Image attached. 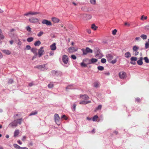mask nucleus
I'll use <instances>...</instances> for the list:
<instances>
[{
  "label": "nucleus",
  "instance_id": "nucleus-5",
  "mask_svg": "<svg viewBox=\"0 0 149 149\" xmlns=\"http://www.w3.org/2000/svg\"><path fill=\"white\" fill-rule=\"evenodd\" d=\"M139 49V47L136 46H134L133 48V54L135 56H137L139 54V52L138 51Z\"/></svg>",
  "mask_w": 149,
  "mask_h": 149
},
{
  "label": "nucleus",
  "instance_id": "nucleus-19",
  "mask_svg": "<svg viewBox=\"0 0 149 149\" xmlns=\"http://www.w3.org/2000/svg\"><path fill=\"white\" fill-rule=\"evenodd\" d=\"M15 31V29H12L10 30L9 32V36H13L14 35V33L13 32Z\"/></svg>",
  "mask_w": 149,
  "mask_h": 149
},
{
  "label": "nucleus",
  "instance_id": "nucleus-14",
  "mask_svg": "<svg viewBox=\"0 0 149 149\" xmlns=\"http://www.w3.org/2000/svg\"><path fill=\"white\" fill-rule=\"evenodd\" d=\"M77 50V48H75L73 47H70L68 48V52L70 53H73Z\"/></svg>",
  "mask_w": 149,
  "mask_h": 149
},
{
  "label": "nucleus",
  "instance_id": "nucleus-3",
  "mask_svg": "<svg viewBox=\"0 0 149 149\" xmlns=\"http://www.w3.org/2000/svg\"><path fill=\"white\" fill-rule=\"evenodd\" d=\"M54 119L56 124L58 125H59L60 124V123L59 121L60 118L58 115L57 113H55L54 115Z\"/></svg>",
  "mask_w": 149,
  "mask_h": 149
},
{
  "label": "nucleus",
  "instance_id": "nucleus-44",
  "mask_svg": "<svg viewBox=\"0 0 149 149\" xmlns=\"http://www.w3.org/2000/svg\"><path fill=\"white\" fill-rule=\"evenodd\" d=\"M72 87L73 86L72 85H69L66 88V89L67 90L70 88H72Z\"/></svg>",
  "mask_w": 149,
  "mask_h": 149
},
{
  "label": "nucleus",
  "instance_id": "nucleus-45",
  "mask_svg": "<svg viewBox=\"0 0 149 149\" xmlns=\"http://www.w3.org/2000/svg\"><path fill=\"white\" fill-rule=\"evenodd\" d=\"M117 32V30L116 29H115L112 32V34L113 35H115L116 34Z\"/></svg>",
  "mask_w": 149,
  "mask_h": 149
},
{
  "label": "nucleus",
  "instance_id": "nucleus-48",
  "mask_svg": "<svg viewBox=\"0 0 149 149\" xmlns=\"http://www.w3.org/2000/svg\"><path fill=\"white\" fill-rule=\"evenodd\" d=\"M13 82V80L12 79H9V80L8 81V84H12Z\"/></svg>",
  "mask_w": 149,
  "mask_h": 149
},
{
  "label": "nucleus",
  "instance_id": "nucleus-38",
  "mask_svg": "<svg viewBox=\"0 0 149 149\" xmlns=\"http://www.w3.org/2000/svg\"><path fill=\"white\" fill-rule=\"evenodd\" d=\"M26 29L27 31L28 32H31V28L29 26H27L26 27Z\"/></svg>",
  "mask_w": 149,
  "mask_h": 149
},
{
  "label": "nucleus",
  "instance_id": "nucleus-33",
  "mask_svg": "<svg viewBox=\"0 0 149 149\" xmlns=\"http://www.w3.org/2000/svg\"><path fill=\"white\" fill-rule=\"evenodd\" d=\"M13 147H15V148L17 149H21V147L17 144H14L13 145Z\"/></svg>",
  "mask_w": 149,
  "mask_h": 149
},
{
  "label": "nucleus",
  "instance_id": "nucleus-16",
  "mask_svg": "<svg viewBox=\"0 0 149 149\" xmlns=\"http://www.w3.org/2000/svg\"><path fill=\"white\" fill-rule=\"evenodd\" d=\"M50 47L52 50H55L56 48V43H54L52 45H51L50 46Z\"/></svg>",
  "mask_w": 149,
  "mask_h": 149
},
{
  "label": "nucleus",
  "instance_id": "nucleus-35",
  "mask_svg": "<svg viewBox=\"0 0 149 149\" xmlns=\"http://www.w3.org/2000/svg\"><path fill=\"white\" fill-rule=\"evenodd\" d=\"M97 27L94 24H93L92 25L91 28L94 30H96Z\"/></svg>",
  "mask_w": 149,
  "mask_h": 149
},
{
  "label": "nucleus",
  "instance_id": "nucleus-20",
  "mask_svg": "<svg viewBox=\"0 0 149 149\" xmlns=\"http://www.w3.org/2000/svg\"><path fill=\"white\" fill-rule=\"evenodd\" d=\"M143 59L142 57H141L137 61V63L139 65H141L143 64Z\"/></svg>",
  "mask_w": 149,
  "mask_h": 149
},
{
  "label": "nucleus",
  "instance_id": "nucleus-47",
  "mask_svg": "<svg viewBox=\"0 0 149 149\" xmlns=\"http://www.w3.org/2000/svg\"><path fill=\"white\" fill-rule=\"evenodd\" d=\"M31 51L33 53H35L36 52V49L35 48H32L31 49Z\"/></svg>",
  "mask_w": 149,
  "mask_h": 149
},
{
  "label": "nucleus",
  "instance_id": "nucleus-42",
  "mask_svg": "<svg viewBox=\"0 0 149 149\" xmlns=\"http://www.w3.org/2000/svg\"><path fill=\"white\" fill-rule=\"evenodd\" d=\"M54 86V84H50L48 85V87L49 88H52Z\"/></svg>",
  "mask_w": 149,
  "mask_h": 149
},
{
  "label": "nucleus",
  "instance_id": "nucleus-23",
  "mask_svg": "<svg viewBox=\"0 0 149 149\" xmlns=\"http://www.w3.org/2000/svg\"><path fill=\"white\" fill-rule=\"evenodd\" d=\"M41 43L40 41L38 40L36 41L34 43V45L36 46H39L41 44Z\"/></svg>",
  "mask_w": 149,
  "mask_h": 149
},
{
  "label": "nucleus",
  "instance_id": "nucleus-40",
  "mask_svg": "<svg viewBox=\"0 0 149 149\" xmlns=\"http://www.w3.org/2000/svg\"><path fill=\"white\" fill-rule=\"evenodd\" d=\"M149 47V43L146 42L145 44V48L146 49L148 48Z\"/></svg>",
  "mask_w": 149,
  "mask_h": 149
},
{
  "label": "nucleus",
  "instance_id": "nucleus-63",
  "mask_svg": "<svg viewBox=\"0 0 149 149\" xmlns=\"http://www.w3.org/2000/svg\"><path fill=\"white\" fill-rule=\"evenodd\" d=\"M48 56L47 55H46L44 56V58L45 59H47L48 58Z\"/></svg>",
  "mask_w": 149,
  "mask_h": 149
},
{
  "label": "nucleus",
  "instance_id": "nucleus-18",
  "mask_svg": "<svg viewBox=\"0 0 149 149\" xmlns=\"http://www.w3.org/2000/svg\"><path fill=\"white\" fill-rule=\"evenodd\" d=\"M80 97L82 99H83L84 100H88L89 98L88 96L86 95H81Z\"/></svg>",
  "mask_w": 149,
  "mask_h": 149
},
{
  "label": "nucleus",
  "instance_id": "nucleus-59",
  "mask_svg": "<svg viewBox=\"0 0 149 149\" xmlns=\"http://www.w3.org/2000/svg\"><path fill=\"white\" fill-rule=\"evenodd\" d=\"M125 25H126H126L127 26H130V24L127 23V22H125Z\"/></svg>",
  "mask_w": 149,
  "mask_h": 149
},
{
  "label": "nucleus",
  "instance_id": "nucleus-29",
  "mask_svg": "<svg viewBox=\"0 0 149 149\" xmlns=\"http://www.w3.org/2000/svg\"><path fill=\"white\" fill-rule=\"evenodd\" d=\"M86 51H87V52L88 53H93V50L90 49V48L86 47Z\"/></svg>",
  "mask_w": 149,
  "mask_h": 149
},
{
  "label": "nucleus",
  "instance_id": "nucleus-2",
  "mask_svg": "<svg viewBox=\"0 0 149 149\" xmlns=\"http://www.w3.org/2000/svg\"><path fill=\"white\" fill-rule=\"evenodd\" d=\"M22 120V118L14 120L13 122L10 123L9 125V126L13 127L17 126V124H21Z\"/></svg>",
  "mask_w": 149,
  "mask_h": 149
},
{
  "label": "nucleus",
  "instance_id": "nucleus-27",
  "mask_svg": "<svg viewBox=\"0 0 149 149\" xmlns=\"http://www.w3.org/2000/svg\"><path fill=\"white\" fill-rule=\"evenodd\" d=\"M147 19V17L145 16L144 15L141 16L140 19L142 21H144L145 20H146Z\"/></svg>",
  "mask_w": 149,
  "mask_h": 149
},
{
  "label": "nucleus",
  "instance_id": "nucleus-17",
  "mask_svg": "<svg viewBox=\"0 0 149 149\" xmlns=\"http://www.w3.org/2000/svg\"><path fill=\"white\" fill-rule=\"evenodd\" d=\"M52 21L54 23H58L60 21V19L56 17H53L51 19Z\"/></svg>",
  "mask_w": 149,
  "mask_h": 149
},
{
  "label": "nucleus",
  "instance_id": "nucleus-25",
  "mask_svg": "<svg viewBox=\"0 0 149 149\" xmlns=\"http://www.w3.org/2000/svg\"><path fill=\"white\" fill-rule=\"evenodd\" d=\"M4 38V36L3 35L1 30L0 29V38L1 39H3Z\"/></svg>",
  "mask_w": 149,
  "mask_h": 149
},
{
  "label": "nucleus",
  "instance_id": "nucleus-1",
  "mask_svg": "<svg viewBox=\"0 0 149 149\" xmlns=\"http://www.w3.org/2000/svg\"><path fill=\"white\" fill-rule=\"evenodd\" d=\"M106 58L108 62L112 64L115 63L117 61L116 59H115L112 60L113 58V56L111 54H108L106 55Z\"/></svg>",
  "mask_w": 149,
  "mask_h": 149
},
{
  "label": "nucleus",
  "instance_id": "nucleus-54",
  "mask_svg": "<svg viewBox=\"0 0 149 149\" xmlns=\"http://www.w3.org/2000/svg\"><path fill=\"white\" fill-rule=\"evenodd\" d=\"M140 99L139 98H137L136 99V101L138 102H140Z\"/></svg>",
  "mask_w": 149,
  "mask_h": 149
},
{
  "label": "nucleus",
  "instance_id": "nucleus-9",
  "mask_svg": "<svg viewBox=\"0 0 149 149\" xmlns=\"http://www.w3.org/2000/svg\"><path fill=\"white\" fill-rule=\"evenodd\" d=\"M119 76L121 79H124L127 77L126 73L123 72H121L119 73Z\"/></svg>",
  "mask_w": 149,
  "mask_h": 149
},
{
  "label": "nucleus",
  "instance_id": "nucleus-49",
  "mask_svg": "<svg viewBox=\"0 0 149 149\" xmlns=\"http://www.w3.org/2000/svg\"><path fill=\"white\" fill-rule=\"evenodd\" d=\"M86 101H85V100H83L82 101L80 102H79V104H86Z\"/></svg>",
  "mask_w": 149,
  "mask_h": 149
},
{
  "label": "nucleus",
  "instance_id": "nucleus-8",
  "mask_svg": "<svg viewBox=\"0 0 149 149\" xmlns=\"http://www.w3.org/2000/svg\"><path fill=\"white\" fill-rule=\"evenodd\" d=\"M42 23L43 24H45L47 26H51L52 25L51 22L47 19H44L42 20Z\"/></svg>",
  "mask_w": 149,
  "mask_h": 149
},
{
  "label": "nucleus",
  "instance_id": "nucleus-22",
  "mask_svg": "<svg viewBox=\"0 0 149 149\" xmlns=\"http://www.w3.org/2000/svg\"><path fill=\"white\" fill-rule=\"evenodd\" d=\"M3 53L9 55L10 54V52L8 50H2Z\"/></svg>",
  "mask_w": 149,
  "mask_h": 149
},
{
  "label": "nucleus",
  "instance_id": "nucleus-30",
  "mask_svg": "<svg viewBox=\"0 0 149 149\" xmlns=\"http://www.w3.org/2000/svg\"><path fill=\"white\" fill-rule=\"evenodd\" d=\"M81 50L83 52V55H85L87 54L88 53L86 51V49H81Z\"/></svg>",
  "mask_w": 149,
  "mask_h": 149
},
{
  "label": "nucleus",
  "instance_id": "nucleus-58",
  "mask_svg": "<svg viewBox=\"0 0 149 149\" xmlns=\"http://www.w3.org/2000/svg\"><path fill=\"white\" fill-rule=\"evenodd\" d=\"M135 39L137 41L139 40H140V37H136L135 38Z\"/></svg>",
  "mask_w": 149,
  "mask_h": 149
},
{
  "label": "nucleus",
  "instance_id": "nucleus-21",
  "mask_svg": "<svg viewBox=\"0 0 149 149\" xmlns=\"http://www.w3.org/2000/svg\"><path fill=\"white\" fill-rule=\"evenodd\" d=\"M125 57L129 58L131 56V54L130 52H128L125 53Z\"/></svg>",
  "mask_w": 149,
  "mask_h": 149
},
{
  "label": "nucleus",
  "instance_id": "nucleus-31",
  "mask_svg": "<svg viewBox=\"0 0 149 149\" xmlns=\"http://www.w3.org/2000/svg\"><path fill=\"white\" fill-rule=\"evenodd\" d=\"M98 118V117L97 115H95L93 117L92 120L93 121H96Z\"/></svg>",
  "mask_w": 149,
  "mask_h": 149
},
{
  "label": "nucleus",
  "instance_id": "nucleus-60",
  "mask_svg": "<svg viewBox=\"0 0 149 149\" xmlns=\"http://www.w3.org/2000/svg\"><path fill=\"white\" fill-rule=\"evenodd\" d=\"M145 29H149V26H146L145 27Z\"/></svg>",
  "mask_w": 149,
  "mask_h": 149
},
{
  "label": "nucleus",
  "instance_id": "nucleus-26",
  "mask_svg": "<svg viewBox=\"0 0 149 149\" xmlns=\"http://www.w3.org/2000/svg\"><path fill=\"white\" fill-rule=\"evenodd\" d=\"M34 40L33 38L32 37H31L29 38H28L27 39V41L28 42H32Z\"/></svg>",
  "mask_w": 149,
  "mask_h": 149
},
{
  "label": "nucleus",
  "instance_id": "nucleus-55",
  "mask_svg": "<svg viewBox=\"0 0 149 149\" xmlns=\"http://www.w3.org/2000/svg\"><path fill=\"white\" fill-rule=\"evenodd\" d=\"M61 118H64L65 120H67V118L66 117V116L65 115H63V116H62L61 117Z\"/></svg>",
  "mask_w": 149,
  "mask_h": 149
},
{
  "label": "nucleus",
  "instance_id": "nucleus-51",
  "mask_svg": "<svg viewBox=\"0 0 149 149\" xmlns=\"http://www.w3.org/2000/svg\"><path fill=\"white\" fill-rule=\"evenodd\" d=\"M102 107V106L101 105H99L98 107L96 108V110H98L100 109Z\"/></svg>",
  "mask_w": 149,
  "mask_h": 149
},
{
  "label": "nucleus",
  "instance_id": "nucleus-53",
  "mask_svg": "<svg viewBox=\"0 0 149 149\" xmlns=\"http://www.w3.org/2000/svg\"><path fill=\"white\" fill-rule=\"evenodd\" d=\"M31 47L30 45H27L26 46V48L25 49L29 50L31 49Z\"/></svg>",
  "mask_w": 149,
  "mask_h": 149
},
{
  "label": "nucleus",
  "instance_id": "nucleus-15",
  "mask_svg": "<svg viewBox=\"0 0 149 149\" xmlns=\"http://www.w3.org/2000/svg\"><path fill=\"white\" fill-rule=\"evenodd\" d=\"M137 60V58L135 57H132L130 59L131 62L130 63L133 64H135V61Z\"/></svg>",
  "mask_w": 149,
  "mask_h": 149
},
{
  "label": "nucleus",
  "instance_id": "nucleus-34",
  "mask_svg": "<svg viewBox=\"0 0 149 149\" xmlns=\"http://www.w3.org/2000/svg\"><path fill=\"white\" fill-rule=\"evenodd\" d=\"M38 112L36 111H33L30 113L29 114V116H31L32 115H35L37 114Z\"/></svg>",
  "mask_w": 149,
  "mask_h": 149
},
{
  "label": "nucleus",
  "instance_id": "nucleus-4",
  "mask_svg": "<svg viewBox=\"0 0 149 149\" xmlns=\"http://www.w3.org/2000/svg\"><path fill=\"white\" fill-rule=\"evenodd\" d=\"M45 65H38L35 66L34 68H38L41 70L44 71L46 70L47 69V68L45 67Z\"/></svg>",
  "mask_w": 149,
  "mask_h": 149
},
{
  "label": "nucleus",
  "instance_id": "nucleus-37",
  "mask_svg": "<svg viewBox=\"0 0 149 149\" xmlns=\"http://www.w3.org/2000/svg\"><path fill=\"white\" fill-rule=\"evenodd\" d=\"M90 2L91 4L93 5H95L96 3L95 0H90Z\"/></svg>",
  "mask_w": 149,
  "mask_h": 149
},
{
  "label": "nucleus",
  "instance_id": "nucleus-41",
  "mask_svg": "<svg viewBox=\"0 0 149 149\" xmlns=\"http://www.w3.org/2000/svg\"><path fill=\"white\" fill-rule=\"evenodd\" d=\"M98 69L99 70H104V67L102 66H99L97 67Z\"/></svg>",
  "mask_w": 149,
  "mask_h": 149
},
{
  "label": "nucleus",
  "instance_id": "nucleus-6",
  "mask_svg": "<svg viewBox=\"0 0 149 149\" xmlns=\"http://www.w3.org/2000/svg\"><path fill=\"white\" fill-rule=\"evenodd\" d=\"M81 17L84 19L86 20L91 19L92 17V16L89 14H83L81 16Z\"/></svg>",
  "mask_w": 149,
  "mask_h": 149
},
{
  "label": "nucleus",
  "instance_id": "nucleus-11",
  "mask_svg": "<svg viewBox=\"0 0 149 149\" xmlns=\"http://www.w3.org/2000/svg\"><path fill=\"white\" fill-rule=\"evenodd\" d=\"M43 47H41L38 50V53L39 57H41L43 54V53L44 52V51L43 49Z\"/></svg>",
  "mask_w": 149,
  "mask_h": 149
},
{
  "label": "nucleus",
  "instance_id": "nucleus-36",
  "mask_svg": "<svg viewBox=\"0 0 149 149\" xmlns=\"http://www.w3.org/2000/svg\"><path fill=\"white\" fill-rule=\"evenodd\" d=\"M43 32L42 31H40L38 33L37 36L39 37H40L43 34Z\"/></svg>",
  "mask_w": 149,
  "mask_h": 149
},
{
  "label": "nucleus",
  "instance_id": "nucleus-28",
  "mask_svg": "<svg viewBox=\"0 0 149 149\" xmlns=\"http://www.w3.org/2000/svg\"><path fill=\"white\" fill-rule=\"evenodd\" d=\"M19 134V130H16L15 131L14 133V136H17Z\"/></svg>",
  "mask_w": 149,
  "mask_h": 149
},
{
  "label": "nucleus",
  "instance_id": "nucleus-39",
  "mask_svg": "<svg viewBox=\"0 0 149 149\" xmlns=\"http://www.w3.org/2000/svg\"><path fill=\"white\" fill-rule=\"evenodd\" d=\"M94 86L95 88H98L99 87V84L97 82H95L94 84Z\"/></svg>",
  "mask_w": 149,
  "mask_h": 149
},
{
  "label": "nucleus",
  "instance_id": "nucleus-10",
  "mask_svg": "<svg viewBox=\"0 0 149 149\" xmlns=\"http://www.w3.org/2000/svg\"><path fill=\"white\" fill-rule=\"evenodd\" d=\"M86 60L88 62L89 64L93 63L96 62L97 61V59L94 58H92L91 59L87 58Z\"/></svg>",
  "mask_w": 149,
  "mask_h": 149
},
{
  "label": "nucleus",
  "instance_id": "nucleus-62",
  "mask_svg": "<svg viewBox=\"0 0 149 149\" xmlns=\"http://www.w3.org/2000/svg\"><path fill=\"white\" fill-rule=\"evenodd\" d=\"M87 31L88 33L89 34H90L91 33V31L90 29L87 30Z\"/></svg>",
  "mask_w": 149,
  "mask_h": 149
},
{
  "label": "nucleus",
  "instance_id": "nucleus-52",
  "mask_svg": "<svg viewBox=\"0 0 149 149\" xmlns=\"http://www.w3.org/2000/svg\"><path fill=\"white\" fill-rule=\"evenodd\" d=\"M71 58L73 59H76L77 58L76 56L74 55H72L71 56Z\"/></svg>",
  "mask_w": 149,
  "mask_h": 149
},
{
  "label": "nucleus",
  "instance_id": "nucleus-24",
  "mask_svg": "<svg viewBox=\"0 0 149 149\" xmlns=\"http://www.w3.org/2000/svg\"><path fill=\"white\" fill-rule=\"evenodd\" d=\"M29 12L30 15H35L37 14H39L40 13V12H33L31 11Z\"/></svg>",
  "mask_w": 149,
  "mask_h": 149
},
{
  "label": "nucleus",
  "instance_id": "nucleus-57",
  "mask_svg": "<svg viewBox=\"0 0 149 149\" xmlns=\"http://www.w3.org/2000/svg\"><path fill=\"white\" fill-rule=\"evenodd\" d=\"M30 15V12H29L27 13H25L24 14V15L26 16H28L29 15Z\"/></svg>",
  "mask_w": 149,
  "mask_h": 149
},
{
  "label": "nucleus",
  "instance_id": "nucleus-50",
  "mask_svg": "<svg viewBox=\"0 0 149 149\" xmlns=\"http://www.w3.org/2000/svg\"><path fill=\"white\" fill-rule=\"evenodd\" d=\"M81 65L82 66L84 67H86L87 66V65L83 62L81 63Z\"/></svg>",
  "mask_w": 149,
  "mask_h": 149
},
{
  "label": "nucleus",
  "instance_id": "nucleus-32",
  "mask_svg": "<svg viewBox=\"0 0 149 149\" xmlns=\"http://www.w3.org/2000/svg\"><path fill=\"white\" fill-rule=\"evenodd\" d=\"M141 37L143 40H146L147 38V36L146 35L144 34H142L141 36Z\"/></svg>",
  "mask_w": 149,
  "mask_h": 149
},
{
  "label": "nucleus",
  "instance_id": "nucleus-64",
  "mask_svg": "<svg viewBox=\"0 0 149 149\" xmlns=\"http://www.w3.org/2000/svg\"><path fill=\"white\" fill-rule=\"evenodd\" d=\"M21 149H28L26 147H21Z\"/></svg>",
  "mask_w": 149,
  "mask_h": 149
},
{
  "label": "nucleus",
  "instance_id": "nucleus-7",
  "mask_svg": "<svg viewBox=\"0 0 149 149\" xmlns=\"http://www.w3.org/2000/svg\"><path fill=\"white\" fill-rule=\"evenodd\" d=\"M29 21L31 23H36L38 22L39 20L37 18L32 17L29 19Z\"/></svg>",
  "mask_w": 149,
  "mask_h": 149
},
{
  "label": "nucleus",
  "instance_id": "nucleus-12",
  "mask_svg": "<svg viewBox=\"0 0 149 149\" xmlns=\"http://www.w3.org/2000/svg\"><path fill=\"white\" fill-rule=\"evenodd\" d=\"M63 61L65 64H67L68 62V56L65 55H64L63 56Z\"/></svg>",
  "mask_w": 149,
  "mask_h": 149
},
{
  "label": "nucleus",
  "instance_id": "nucleus-13",
  "mask_svg": "<svg viewBox=\"0 0 149 149\" xmlns=\"http://www.w3.org/2000/svg\"><path fill=\"white\" fill-rule=\"evenodd\" d=\"M53 76H58L59 74L61 75V73L60 72H58L55 70H52L51 72Z\"/></svg>",
  "mask_w": 149,
  "mask_h": 149
},
{
  "label": "nucleus",
  "instance_id": "nucleus-46",
  "mask_svg": "<svg viewBox=\"0 0 149 149\" xmlns=\"http://www.w3.org/2000/svg\"><path fill=\"white\" fill-rule=\"evenodd\" d=\"M101 61L102 63H105L106 61V60L105 59L103 58L101 59Z\"/></svg>",
  "mask_w": 149,
  "mask_h": 149
},
{
  "label": "nucleus",
  "instance_id": "nucleus-43",
  "mask_svg": "<svg viewBox=\"0 0 149 149\" xmlns=\"http://www.w3.org/2000/svg\"><path fill=\"white\" fill-rule=\"evenodd\" d=\"M144 60H145V62L146 63H149V60L147 57H145L144 58Z\"/></svg>",
  "mask_w": 149,
  "mask_h": 149
},
{
  "label": "nucleus",
  "instance_id": "nucleus-56",
  "mask_svg": "<svg viewBox=\"0 0 149 149\" xmlns=\"http://www.w3.org/2000/svg\"><path fill=\"white\" fill-rule=\"evenodd\" d=\"M73 109L74 111L76 109V104H74L73 105Z\"/></svg>",
  "mask_w": 149,
  "mask_h": 149
},
{
  "label": "nucleus",
  "instance_id": "nucleus-61",
  "mask_svg": "<svg viewBox=\"0 0 149 149\" xmlns=\"http://www.w3.org/2000/svg\"><path fill=\"white\" fill-rule=\"evenodd\" d=\"M86 119L87 120H91V118H89L88 117H87L86 118Z\"/></svg>",
  "mask_w": 149,
  "mask_h": 149
}]
</instances>
